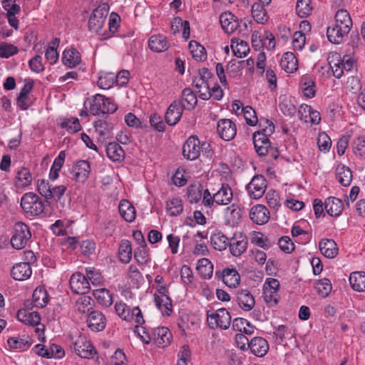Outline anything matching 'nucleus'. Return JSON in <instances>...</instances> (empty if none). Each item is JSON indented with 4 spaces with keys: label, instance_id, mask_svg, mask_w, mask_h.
I'll use <instances>...</instances> for the list:
<instances>
[{
    "label": "nucleus",
    "instance_id": "nucleus-1",
    "mask_svg": "<svg viewBox=\"0 0 365 365\" xmlns=\"http://www.w3.org/2000/svg\"><path fill=\"white\" fill-rule=\"evenodd\" d=\"M334 19L335 24L327 29V36L331 43L339 44L350 32L353 24L350 14L346 9L338 10Z\"/></svg>",
    "mask_w": 365,
    "mask_h": 365
},
{
    "label": "nucleus",
    "instance_id": "nucleus-2",
    "mask_svg": "<svg viewBox=\"0 0 365 365\" xmlns=\"http://www.w3.org/2000/svg\"><path fill=\"white\" fill-rule=\"evenodd\" d=\"M259 126L262 129L253 133V143L257 153L259 156H266L271 145L269 137L274 132V125L268 119H260Z\"/></svg>",
    "mask_w": 365,
    "mask_h": 365
},
{
    "label": "nucleus",
    "instance_id": "nucleus-3",
    "mask_svg": "<svg viewBox=\"0 0 365 365\" xmlns=\"http://www.w3.org/2000/svg\"><path fill=\"white\" fill-rule=\"evenodd\" d=\"M107 15L108 11L106 7L98 6L93 11L88 22L89 30L97 33L100 36V40H106L110 38V35L107 33V31H102Z\"/></svg>",
    "mask_w": 365,
    "mask_h": 365
},
{
    "label": "nucleus",
    "instance_id": "nucleus-4",
    "mask_svg": "<svg viewBox=\"0 0 365 365\" xmlns=\"http://www.w3.org/2000/svg\"><path fill=\"white\" fill-rule=\"evenodd\" d=\"M356 59L351 55L345 54L341 58L337 53L331 56V60L329 61L333 75L337 78L341 77L344 70L350 71L356 66Z\"/></svg>",
    "mask_w": 365,
    "mask_h": 365
},
{
    "label": "nucleus",
    "instance_id": "nucleus-5",
    "mask_svg": "<svg viewBox=\"0 0 365 365\" xmlns=\"http://www.w3.org/2000/svg\"><path fill=\"white\" fill-rule=\"evenodd\" d=\"M118 107L113 100L110 98H106L101 94H96L92 101L90 102V111L94 115L101 114L113 113L117 110Z\"/></svg>",
    "mask_w": 365,
    "mask_h": 365
},
{
    "label": "nucleus",
    "instance_id": "nucleus-6",
    "mask_svg": "<svg viewBox=\"0 0 365 365\" xmlns=\"http://www.w3.org/2000/svg\"><path fill=\"white\" fill-rule=\"evenodd\" d=\"M21 207L26 214L31 216L43 213L45 208L43 200L34 192H27L22 196Z\"/></svg>",
    "mask_w": 365,
    "mask_h": 365
},
{
    "label": "nucleus",
    "instance_id": "nucleus-7",
    "mask_svg": "<svg viewBox=\"0 0 365 365\" xmlns=\"http://www.w3.org/2000/svg\"><path fill=\"white\" fill-rule=\"evenodd\" d=\"M207 321L210 329L220 328L227 329L231 324V316L229 312L225 309H218L215 312L207 311Z\"/></svg>",
    "mask_w": 365,
    "mask_h": 365
},
{
    "label": "nucleus",
    "instance_id": "nucleus-8",
    "mask_svg": "<svg viewBox=\"0 0 365 365\" xmlns=\"http://www.w3.org/2000/svg\"><path fill=\"white\" fill-rule=\"evenodd\" d=\"M31 237V233L29 227L24 222H16L11 239V246L16 250H21L26 247Z\"/></svg>",
    "mask_w": 365,
    "mask_h": 365
},
{
    "label": "nucleus",
    "instance_id": "nucleus-9",
    "mask_svg": "<svg viewBox=\"0 0 365 365\" xmlns=\"http://www.w3.org/2000/svg\"><path fill=\"white\" fill-rule=\"evenodd\" d=\"M279 282L277 279L267 278L263 285L264 299L267 304L273 307L277 304L279 299L278 291Z\"/></svg>",
    "mask_w": 365,
    "mask_h": 365
},
{
    "label": "nucleus",
    "instance_id": "nucleus-10",
    "mask_svg": "<svg viewBox=\"0 0 365 365\" xmlns=\"http://www.w3.org/2000/svg\"><path fill=\"white\" fill-rule=\"evenodd\" d=\"M75 353L81 358L91 359L96 353V349L85 336H78L73 342L72 346Z\"/></svg>",
    "mask_w": 365,
    "mask_h": 365
},
{
    "label": "nucleus",
    "instance_id": "nucleus-11",
    "mask_svg": "<svg viewBox=\"0 0 365 365\" xmlns=\"http://www.w3.org/2000/svg\"><path fill=\"white\" fill-rule=\"evenodd\" d=\"M217 131L222 140L230 141L235 137L237 127L235 123L230 119H220L217 124Z\"/></svg>",
    "mask_w": 365,
    "mask_h": 365
},
{
    "label": "nucleus",
    "instance_id": "nucleus-12",
    "mask_svg": "<svg viewBox=\"0 0 365 365\" xmlns=\"http://www.w3.org/2000/svg\"><path fill=\"white\" fill-rule=\"evenodd\" d=\"M267 187L266 180L262 175H255L247 185V190L253 199H259L263 196Z\"/></svg>",
    "mask_w": 365,
    "mask_h": 365
},
{
    "label": "nucleus",
    "instance_id": "nucleus-13",
    "mask_svg": "<svg viewBox=\"0 0 365 365\" xmlns=\"http://www.w3.org/2000/svg\"><path fill=\"white\" fill-rule=\"evenodd\" d=\"M200 154V142L195 136L189 137L182 146L183 156L190 160L197 159Z\"/></svg>",
    "mask_w": 365,
    "mask_h": 365
},
{
    "label": "nucleus",
    "instance_id": "nucleus-14",
    "mask_svg": "<svg viewBox=\"0 0 365 365\" xmlns=\"http://www.w3.org/2000/svg\"><path fill=\"white\" fill-rule=\"evenodd\" d=\"M148 337L150 340H154L158 346L164 348L170 344L172 334L167 327H157L152 331Z\"/></svg>",
    "mask_w": 365,
    "mask_h": 365
},
{
    "label": "nucleus",
    "instance_id": "nucleus-15",
    "mask_svg": "<svg viewBox=\"0 0 365 365\" xmlns=\"http://www.w3.org/2000/svg\"><path fill=\"white\" fill-rule=\"evenodd\" d=\"M69 282L71 289L76 294H84L90 289L87 277L79 272L73 274Z\"/></svg>",
    "mask_w": 365,
    "mask_h": 365
},
{
    "label": "nucleus",
    "instance_id": "nucleus-16",
    "mask_svg": "<svg viewBox=\"0 0 365 365\" xmlns=\"http://www.w3.org/2000/svg\"><path fill=\"white\" fill-rule=\"evenodd\" d=\"M250 218L257 225H264L270 218V212L264 205H256L250 211Z\"/></svg>",
    "mask_w": 365,
    "mask_h": 365
},
{
    "label": "nucleus",
    "instance_id": "nucleus-17",
    "mask_svg": "<svg viewBox=\"0 0 365 365\" xmlns=\"http://www.w3.org/2000/svg\"><path fill=\"white\" fill-rule=\"evenodd\" d=\"M183 110L178 101H173L165 114L166 123L169 125H176L181 118Z\"/></svg>",
    "mask_w": 365,
    "mask_h": 365
},
{
    "label": "nucleus",
    "instance_id": "nucleus-18",
    "mask_svg": "<svg viewBox=\"0 0 365 365\" xmlns=\"http://www.w3.org/2000/svg\"><path fill=\"white\" fill-rule=\"evenodd\" d=\"M87 324L89 329L95 331H103L106 324L105 316L99 311H91L87 319Z\"/></svg>",
    "mask_w": 365,
    "mask_h": 365
},
{
    "label": "nucleus",
    "instance_id": "nucleus-19",
    "mask_svg": "<svg viewBox=\"0 0 365 365\" xmlns=\"http://www.w3.org/2000/svg\"><path fill=\"white\" fill-rule=\"evenodd\" d=\"M91 166L87 160H79L72 168L71 174L75 180L85 182L89 176Z\"/></svg>",
    "mask_w": 365,
    "mask_h": 365
},
{
    "label": "nucleus",
    "instance_id": "nucleus-20",
    "mask_svg": "<svg viewBox=\"0 0 365 365\" xmlns=\"http://www.w3.org/2000/svg\"><path fill=\"white\" fill-rule=\"evenodd\" d=\"M222 29L227 34L234 33L240 26L237 18L231 12H223L220 16Z\"/></svg>",
    "mask_w": 365,
    "mask_h": 365
},
{
    "label": "nucleus",
    "instance_id": "nucleus-21",
    "mask_svg": "<svg viewBox=\"0 0 365 365\" xmlns=\"http://www.w3.org/2000/svg\"><path fill=\"white\" fill-rule=\"evenodd\" d=\"M251 352L258 357L264 356L269 351V344L267 340L260 336H255L250 341L248 345Z\"/></svg>",
    "mask_w": 365,
    "mask_h": 365
},
{
    "label": "nucleus",
    "instance_id": "nucleus-22",
    "mask_svg": "<svg viewBox=\"0 0 365 365\" xmlns=\"http://www.w3.org/2000/svg\"><path fill=\"white\" fill-rule=\"evenodd\" d=\"M32 274L29 263L20 262L13 266L11 274L15 280L24 281L29 279Z\"/></svg>",
    "mask_w": 365,
    "mask_h": 365
},
{
    "label": "nucleus",
    "instance_id": "nucleus-23",
    "mask_svg": "<svg viewBox=\"0 0 365 365\" xmlns=\"http://www.w3.org/2000/svg\"><path fill=\"white\" fill-rule=\"evenodd\" d=\"M184 110H191L197 103L196 95L190 88H185L182 91L181 98L178 100Z\"/></svg>",
    "mask_w": 365,
    "mask_h": 365
},
{
    "label": "nucleus",
    "instance_id": "nucleus-24",
    "mask_svg": "<svg viewBox=\"0 0 365 365\" xmlns=\"http://www.w3.org/2000/svg\"><path fill=\"white\" fill-rule=\"evenodd\" d=\"M148 46L152 51L160 53L166 51L170 46V43L163 35H153L149 38Z\"/></svg>",
    "mask_w": 365,
    "mask_h": 365
},
{
    "label": "nucleus",
    "instance_id": "nucleus-25",
    "mask_svg": "<svg viewBox=\"0 0 365 365\" xmlns=\"http://www.w3.org/2000/svg\"><path fill=\"white\" fill-rule=\"evenodd\" d=\"M16 317L18 320L27 325L35 327L40 324L41 318L36 312L20 309L18 311Z\"/></svg>",
    "mask_w": 365,
    "mask_h": 365
},
{
    "label": "nucleus",
    "instance_id": "nucleus-26",
    "mask_svg": "<svg viewBox=\"0 0 365 365\" xmlns=\"http://www.w3.org/2000/svg\"><path fill=\"white\" fill-rule=\"evenodd\" d=\"M324 208L329 215L337 217L341 214L344 204L340 199L330 197L325 200Z\"/></svg>",
    "mask_w": 365,
    "mask_h": 365
},
{
    "label": "nucleus",
    "instance_id": "nucleus-27",
    "mask_svg": "<svg viewBox=\"0 0 365 365\" xmlns=\"http://www.w3.org/2000/svg\"><path fill=\"white\" fill-rule=\"evenodd\" d=\"M81 54L75 48L66 49L63 53V63L68 68H73L81 63Z\"/></svg>",
    "mask_w": 365,
    "mask_h": 365
},
{
    "label": "nucleus",
    "instance_id": "nucleus-28",
    "mask_svg": "<svg viewBox=\"0 0 365 365\" xmlns=\"http://www.w3.org/2000/svg\"><path fill=\"white\" fill-rule=\"evenodd\" d=\"M239 306L245 311H250L255 304V299L247 289H242L237 292Z\"/></svg>",
    "mask_w": 365,
    "mask_h": 365
},
{
    "label": "nucleus",
    "instance_id": "nucleus-29",
    "mask_svg": "<svg viewBox=\"0 0 365 365\" xmlns=\"http://www.w3.org/2000/svg\"><path fill=\"white\" fill-rule=\"evenodd\" d=\"M214 200L217 205H227L232 200V191L231 187L227 184H222L220 189L215 192Z\"/></svg>",
    "mask_w": 365,
    "mask_h": 365
},
{
    "label": "nucleus",
    "instance_id": "nucleus-30",
    "mask_svg": "<svg viewBox=\"0 0 365 365\" xmlns=\"http://www.w3.org/2000/svg\"><path fill=\"white\" fill-rule=\"evenodd\" d=\"M118 210L120 216L125 221L131 222L135 219V209L128 200H121L118 205Z\"/></svg>",
    "mask_w": 365,
    "mask_h": 365
},
{
    "label": "nucleus",
    "instance_id": "nucleus-31",
    "mask_svg": "<svg viewBox=\"0 0 365 365\" xmlns=\"http://www.w3.org/2000/svg\"><path fill=\"white\" fill-rule=\"evenodd\" d=\"M221 277L223 282L229 287H236L240 281L239 273L233 268L224 269Z\"/></svg>",
    "mask_w": 365,
    "mask_h": 365
},
{
    "label": "nucleus",
    "instance_id": "nucleus-32",
    "mask_svg": "<svg viewBox=\"0 0 365 365\" xmlns=\"http://www.w3.org/2000/svg\"><path fill=\"white\" fill-rule=\"evenodd\" d=\"M321 253L327 258H334L338 253L336 244L333 240L323 239L319 244Z\"/></svg>",
    "mask_w": 365,
    "mask_h": 365
},
{
    "label": "nucleus",
    "instance_id": "nucleus-33",
    "mask_svg": "<svg viewBox=\"0 0 365 365\" xmlns=\"http://www.w3.org/2000/svg\"><path fill=\"white\" fill-rule=\"evenodd\" d=\"M240 240L234 237L230 240L229 247L230 253L235 257H239L247 250V240L245 237H240Z\"/></svg>",
    "mask_w": 365,
    "mask_h": 365
},
{
    "label": "nucleus",
    "instance_id": "nucleus-34",
    "mask_svg": "<svg viewBox=\"0 0 365 365\" xmlns=\"http://www.w3.org/2000/svg\"><path fill=\"white\" fill-rule=\"evenodd\" d=\"M106 153L111 160L120 162L124 159L125 153L122 147L117 143H109L106 147Z\"/></svg>",
    "mask_w": 365,
    "mask_h": 365
},
{
    "label": "nucleus",
    "instance_id": "nucleus-35",
    "mask_svg": "<svg viewBox=\"0 0 365 365\" xmlns=\"http://www.w3.org/2000/svg\"><path fill=\"white\" fill-rule=\"evenodd\" d=\"M7 344L11 349L25 351L32 344V340L29 336L10 337L7 340Z\"/></svg>",
    "mask_w": 365,
    "mask_h": 365
},
{
    "label": "nucleus",
    "instance_id": "nucleus-36",
    "mask_svg": "<svg viewBox=\"0 0 365 365\" xmlns=\"http://www.w3.org/2000/svg\"><path fill=\"white\" fill-rule=\"evenodd\" d=\"M230 240L222 232L217 231L211 235V243L214 249L222 251L229 245Z\"/></svg>",
    "mask_w": 365,
    "mask_h": 365
},
{
    "label": "nucleus",
    "instance_id": "nucleus-37",
    "mask_svg": "<svg viewBox=\"0 0 365 365\" xmlns=\"http://www.w3.org/2000/svg\"><path fill=\"white\" fill-rule=\"evenodd\" d=\"M349 282L354 290L357 292L365 291V272H352L349 277Z\"/></svg>",
    "mask_w": 365,
    "mask_h": 365
},
{
    "label": "nucleus",
    "instance_id": "nucleus-38",
    "mask_svg": "<svg viewBox=\"0 0 365 365\" xmlns=\"http://www.w3.org/2000/svg\"><path fill=\"white\" fill-rule=\"evenodd\" d=\"M280 66L287 73H292L297 68V60L291 52L285 53L280 62Z\"/></svg>",
    "mask_w": 365,
    "mask_h": 365
},
{
    "label": "nucleus",
    "instance_id": "nucleus-39",
    "mask_svg": "<svg viewBox=\"0 0 365 365\" xmlns=\"http://www.w3.org/2000/svg\"><path fill=\"white\" fill-rule=\"evenodd\" d=\"M33 306L37 308L44 307L48 302V295L45 289L36 288L32 295Z\"/></svg>",
    "mask_w": 365,
    "mask_h": 365
},
{
    "label": "nucleus",
    "instance_id": "nucleus-40",
    "mask_svg": "<svg viewBox=\"0 0 365 365\" xmlns=\"http://www.w3.org/2000/svg\"><path fill=\"white\" fill-rule=\"evenodd\" d=\"M336 176L338 182L345 187L349 186L352 180V173L351 170L344 165L337 167Z\"/></svg>",
    "mask_w": 365,
    "mask_h": 365
},
{
    "label": "nucleus",
    "instance_id": "nucleus-41",
    "mask_svg": "<svg viewBox=\"0 0 365 365\" xmlns=\"http://www.w3.org/2000/svg\"><path fill=\"white\" fill-rule=\"evenodd\" d=\"M93 126L96 132L99 135L102 140L108 138L113 129V126L110 123L102 119L96 120L93 123Z\"/></svg>",
    "mask_w": 365,
    "mask_h": 365
},
{
    "label": "nucleus",
    "instance_id": "nucleus-42",
    "mask_svg": "<svg viewBox=\"0 0 365 365\" xmlns=\"http://www.w3.org/2000/svg\"><path fill=\"white\" fill-rule=\"evenodd\" d=\"M263 4L255 3L252 6V16L258 24H264L268 20V16Z\"/></svg>",
    "mask_w": 365,
    "mask_h": 365
},
{
    "label": "nucleus",
    "instance_id": "nucleus-43",
    "mask_svg": "<svg viewBox=\"0 0 365 365\" xmlns=\"http://www.w3.org/2000/svg\"><path fill=\"white\" fill-rule=\"evenodd\" d=\"M197 269L204 279H210L212 276L213 265L207 258H202L198 260Z\"/></svg>",
    "mask_w": 365,
    "mask_h": 365
},
{
    "label": "nucleus",
    "instance_id": "nucleus-44",
    "mask_svg": "<svg viewBox=\"0 0 365 365\" xmlns=\"http://www.w3.org/2000/svg\"><path fill=\"white\" fill-rule=\"evenodd\" d=\"M189 48L193 58L197 61H203L207 58V52L204 46L195 41L189 43Z\"/></svg>",
    "mask_w": 365,
    "mask_h": 365
},
{
    "label": "nucleus",
    "instance_id": "nucleus-45",
    "mask_svg": "<svg viewBox=\"0 0 365 365\" xmlns=\"http://www.w3.org/2000/svg\"><path fill=\"white\" fill-rule=\"evenodd\" d=\"M119 259L123 263H128L132 258V247L128 240H123L118 249Z\"/></svg>",
    "mask_w": 365,
    "mask_h": 365
},
{
    "label": "nucleus",
    "instance_id": "nucleus-46",
    "mask_svg": "<svg viewBox=\"0 0 365 365\" xmlns=\"http://www.w3.org/2000/svg\"><path fill=\"white\" fill-rule=\"evenodd\" d=\"M300 85L302 92L306 97L313 98L315 96V83L311 76H302L301 78Z\"/></svg>",
    "mask_w": 365,
    "mask_h": 365
},
{
    "label": "nucleus",
    "instance_id": "nucleus-47",
    "mask_svg": "<svg viewBox=\"0 0 365 365\" xmlns=\"http://www.w3.org/2000/svg\"><path fill=\"white\" fill-rule=\"evenodd\" d=\"M60 43V40L58 38H55L50 43L48 47L47 48L45 53V57L46 60L50 63L51 65H53L56 63L58 59V53L57 52V48L58 47Z\"/></svg>",
    "mask_w": 365,
    "mask_h": 365
},
{
    "label": "nucleus",
    "instance_id": "nucleus-48",
    "mask_svg": "<svg viewBox=\"0 0 365 365\" xmlns=\"http://www.w3.org/2000/svg\"><path fill=\"white\" fill-rule=\"evenodd\" d=\"M166 210L171 216L179 215L183 210L182 202L179 197H173L166 202Z\"/></svg>",
    "mask_w": 365,
    "mask_h": 365
},
{
    "label": "nucleus",
    "instance_id": "nucleus-49",
    "mask_svg": "<svg viewBox=\"0 0 365 365\" xmlns=\"http://www.w3.org/2000/svg\"><path fill=\"white\" fill-rule=\"evenodd\" d=\"M32 177L29 169L22 168L19 170L16 176V185L19 187H26L30 185Z\"/></svg>",
    "mask_w": 365,
    "mask_h": 365
},
{
    "label": "nucleus",
    "instance_id": "nucleus-50",
    "mask_svg": "<svg viewBox=\"0 0 365 365\" xmlns=\"http://www.w3.org/2000/svg\"><path fill=\"white\" fill-rule=\"evenodd\" d=\"M93 295L98 302L105 307H109L113 303V298L110 292L106 289H98L94 290Z\"/></svg>",
    "mask_w": 365,
    "mask_h": 365
},
{
    "label": "nucleus",
    "instance_id": "nucleus-51",
    "mask_svg": "<svg viewBox=\"0 0 365 365\" xmlns=\"http://www.w3.org/2000/svg\"><path fill=\"white\" fill-rule=\"evenodd\" d=\"M312 11L311 0H297L296 4V12L301 18L308 16Z\"/></svg>",
    "mask_w": 365,
    "mask_h": 365
},
{
    "label": "nucleus",
    "instance_id": "nucleus-52",
    "mask_svg": "<svg viewBox=\"0 0 365 365\" xmlns=\"http://www.w3.org/2000/svg\"><path fill=\"white\" fill-rule=\"evenodd\" d=\"M93 302V299L87 295L81 294L76 302V307L77 310L82 314L89 312L91 307V303Z\"/></svg>",
    "mask_w": 365,
    "mask_h": 365
},
{
    "label": "nucleus",
    "instance_id": "nucleus-53",
    "mask_svg": "<svg viewBox=\"0 0 365 365\" xmlns=\"http://www.w3.org/2000/svg\"><path fill=\"white\" fill-rule=\"evenodd\" d=\"M115 83L114 73H101L98 77V85L102 89L110 88Z\"/></svg>",
    "mask_w": 365,
    "mask_h": 365
},
{
    "label": "nucleus",
    "instance_id": "nucleus-54",
    "mask_svg": "<svg viewBox=\"0 0 365 365\" xmlns=\"http://www.w3.org/2000/svg\"><path fill=\"white\" fill-rule=\"evenodd\" d=\"M193 84L197 88H205V92L202 90H199V98L202 100H208L210 98L209 94V84L207 81L202 79V78H196L193 80Z\"/></svg>",
    "mask_w": 365,
    "mask_h": 365
},
{
    "label": "nucleus",
    "instance_id": "nucleus-55",
    "mask_svg": "<svg viewBox=\"0 0 365 365\" xmlns=\"http://www.w3.org/2000/svg\"><path fill=\"white\" fill-rule=\"evenodd\" d=\"M231 48L235 56L237 58L245 57L250 51L249 45L245 41L237 42L235 45L234 44V42H232Z\"/></svg>",
    "mask_w": 365,
    "mask_h": 365
},
{
    "label": "nucleus",
    "instance_id": "nucleus-56",
    "mask_svg": "<svg viewBox=\"0 0 365 365\" xmlns=\"http://www.w3.org/2000/svg\"><path fill=\"white\" fill-rule=\"evenodd\" d=\"M134 259L140 264H147L150 261V258L146 247L140 246L135 249L134 251Z\"/></svg>",
    "mask_w": 365,
    "mask_h": 365
},
{
    "label": "nucleus",
    "instance_id": "nucleus-57",
    "mask_svg": "<svg viewBox=\"0 0 365 365\" xmlns=\"http://www.w3.org/2000/svg\"><path fill=\"white\" fill-rule=\"evenodd\" d=\"M115 309L117 314L123 320L131 322L132 315L130 314L132 309L123 302H117L115 304Z\"/></svg>",
    "mask_w": 365,
    "mask_h": 365
},
{
    "label": "nucleus",
    "instance_id": "nucleus-58",
    "mask_svg": "<svg viewBox=\"0 0 365 365\" xmlns=\"http://www.w3.org/2000/svg\"><path fill=\"white\" fill-rule=\"evenodd\" d=\"M351 147L356 156L360 158L365 156V138L359 137L354 139L351 143Z\"/></svg>",
    "mask_w": 365,
    "mask_h": 365
},
{
    "label": "nucleus",
    "instance_id": "nucleus-59",
    "mask_svg": "<svg viewBox=\"0 0 365 365\" xmlns=\"http://www.w3.org/2000/svg\"><path fill=\"white\" fill-rule=\"evenodd\" d=\"M315 288L318 294L324 298L330 294L332 286L330 280L328 279H323L317 282Z\"/></svg>",
    "mask_w": 365,
    "mask_h": 365
},
{
    "label": "nucleus",
    "instance_id": "nucleus-60",
    "mask_svg": "<svg viewBox=\"0 0 365 365\" xmlns=\"http://www.w3.org/2000/svg\"><path fill=\"white\" fill-rule=\"evenodd\" d=\"M155 302L156 307L160 309L162 307H165V313L167 315H170L172 312V304L171 299L168 295L163 294L161 296L155 295Z\"/></svg>",
    "mask_w": 365,
    "mask_h": 365
},
{
    "label": "nucleus",
    "instance_id": "nucleus-61",
    "mask_svg": "<svg viewBox=\"0 0 365 365\" xmlns=\"http://www.w3.org/2000/svg\"><path fill=\"white\" fill-rule=\"evenodd\" d=\"M19 52V48L11 43L6 42L0 43V57L8 58Z\"/></svg>",
    "mask_w": 365,
    "mask_h": 365
},
{
    "label": "nucleus",
    "instance_id": "nucleus-62",
    "mask_svg": "<svg viewBox=\"0 0 365 365\" xmlns=\"http://www.w3.org/2000/svg\"><path fill=\"white\" fill-rule=\"evenodd\" d=\"M241 113H243L245 121L249 125L254 126L257 123L256 112L251 106L242 107Z\"/></svg>",
    "mask_w": 365,
    "mask_h": 365
},
{
    "label": "nucleus",
    "instance_id": "nucleus-63",
    "mask_svg": "<svg viewBox=\"0 0 365 365\" xmlns=\"http://www.w3.org/2000/svg\"><path fill=\"white\" fill-rule=\"evenodd\" d=\"M63 128H66L69 133H74L81 129L79 120L77 118L72 117L66 119L61 124Z\"/></svg>",
    "mask_w": 365,
    "mask_h": 365
},
{
    "label": "nucleus",
    "instance_id": "nucleus-64",
    "mask_svg": "<svg viewBox=\"0 0 365 365\" xmlns=\"http://www.w3.org/2000/svg\"><path fill=\"white\" fill-rule=\"evenodd\" d=\"M187 199L190 203H196L202 197V190L200 186L190 185L187 188Z\"/></svg>",
    "mask_w": 365,
    "mask_h": 365
}]
</instances>
